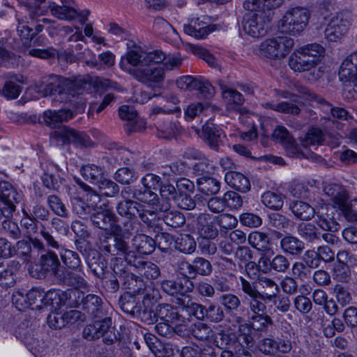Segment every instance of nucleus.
Instances as JSON below:
<instances>
[{"label": "nucleus", "mask_w": 357, "mask_h": 357, "mask_svg": "<svg viewBox=\"0 0 357 357\" xmlns=\"http://www.w3.org/2000/svg\"><path fill=\"white\" fill-rule=\"evenodd\" d=\"M317 224L320 228L325 231H336L339 229L340 225L333 217V212L327 205L321 206L316 210Z\"/></svg>", "instance_id": "nucleus-29"}, {"label": "nucleus", "mask_w": 357, "mask_h": 357, "mask_svg": "<svg viewBox=\"0 0 357 357\" xmlns=\"http://www.w3.org/2000/svg\"><path fill=\"white\" fill-rule=\"evenodd\" d=\"M248 315H241V320L238 323H229L233 326L238 327V341L243 342L246 346L252 344L253 338L252 336V326L250 323L245 322V319Z\"/></svg>", "instance_id": "nucleus-50"}, {"label": "nucleus", "mask_w": 357, "mask_h": 357, "mask_svg": "<svg viewBox=\"0 0 357 357\" xmlns=\"http://www.w3.org/2000/svg\"><path fill=\"white\" fill-rule=\"evenodd\" d=\"M197 229L203 239H214L218 235V230L211 221L209 214L202 213L197 218Z\"/></svg>", "instance_id": "nucleus-35"}, {"label": "nucleus", "mask_w": 357, "mask_h": 357, "mask_svg": "<svg viewBox=\"0 0 357 357\" xmlns=\"http://www.w3.org/2000/svg\"><path fill=\"white\" fill-rule=\"evenodd\" d=\"M292 213L301 220H309L314 218L316 209L303 201H294L289 204Z\"/></svg>", "instance_id": "nucleus-44"}, {"label": "nucleus", "mask_w": 357, "mask_h": 357, "mask_svg": "<svg viewBox=\"0 0 357 357\" xmlns=\"http://www.w3.org/2000/svg\"><path fill=\"white\" fill-rule=\"evenodd\" d=\"M157 136L159 138L170 139L181 131V126L178 121L167 120L159 122L157 125Z\"/></svg>", "instance_id": "nucleus-49"}, {"label": "nucleus", "mask_w": 357, "mask_h": 357, "mask_svg": "<svg viewBox=\"0 0 357 357\" xmlns=\"http://www.w3.org/2000/svg\"><path fill=\"white\" fill-rule=\"evenodd\" d=\"M284 200V195L277 190H268L261 196L262 204L266 207L275 211H279L282 208Z\"/></svg>", "instance_id": "nucleus-48"}, {"label": "nucleus", "mask_w": 357, "mask_h": 357, "mask_svg": "<svg viewBox=\"0 0 357 357\" xmlns=\"http://www.w3.org/2000/svg\"><path fill=\"white\" fill-rule=\"evenodd\" d=\"M42 251L38 261L40 273L38 278L54 275L57 278V273H61L63 270L57 255L52 250Z\"/></svg>", "instance_id": "nucleus-18"}, {"label": "nucleus", "mask_w": 357, "mask_h": 357, "mask_svg": "<svg viewBox=\"0 0 357 357\" xmlns=\"http://www.w3.org/2000/svg\"><path fill=\"white\" fill-rule=\"evenodd\" d=\"M226 183L234 189L241 192H246L250 189L248 178L237 172H227L225 175Z\"/></svg>", "instance_id": "nucleus-42"}, {"label": "nucleus", "mask_w": 357, "mask_h": 357, "mask_svg": "<svg viewBox=\"0 0 357 357\" xmlns=\"http://www.w3.org/2000/svg\"><path fill=\"white\" fill-rule=\"evenodd\" d=\"M178 99L174 96L162 98L158 103L153 105L150 109V116L155 118L159 114H169L181 112V109L177 106Z\"/></svg>", "instance_id": "nucleus-28"}, {"label": "nucleus", "mask_w": 357, "mask_h": 357, "mask_svg": "<svg viewBox=\"0 0 357 357\" xmlns=\"http://www.w3.org/2000/svg\"><path fill=\"white\" fill-rule=\"evenodd\" d=\"M13 256L17 255L24 262L30 261L32 258V248L29 241L25 240L17 241L15 245L13 246Z\"/></svg>", "instance_id": "nucleus-64"}, {"label": "nucleus", "mask_w": 357, "mask_h": 357, "mask_svg": "<svg viewBox=\"0 0 357 357\" xmlns=\"http://www.w3.org/2000/svg\"><path fill=\"white\" fill-rule=\"evenodd\" d=\"M280 4V0H245L243 7L249 11L262 9L270 13L271 10L278 8Z\"/></svg>", "instance_id": "nucleus-54"}, {"label": "nucleus", "mask_w": 357, "mask_h": 357, "mask_svg": "<svg viewBox=\"0 0 357 357\" xmlns=\"http://www.w3.org/2000/svg\"><path fill=\"white\" fill-rule=\"evenodd\" d=\"M295 90L296 91V94H291L289 92L285 91L282 94V97L284 98H290L291 100L294 102H297V98H305L307 100L316 99V100L322 104L323 105L327 107V108L331 111V116L334 119H337L340 120H347L349 118L348 112L340 107H332L327 101H326L324 98L321 97H317L314 94L312 93L307 88L302 85L296 84L295 86Z\"/></svg>", "instance_id": "nucleus-10"}, {"label": "nucleus", "mask_w": 357, "mask_h": 357, "mask_svg": "<svg viewBox=\"0 0 357 357\" xmlns=\"http://www.w3.org/2000/svg\"><path fill=\"white\" fill-rule=\"evenodd\" d=\"M40 234L43 241L42 242L35 238L33 241V245L35 248L39 250H56L59 251L61 250L63 248L62 245L57 238L53 235L52 231H50V229L43 224H41L40 226Z\"/></svg>", "instance_id": "nucleus-27"}, {"label": "nucleus", "mask_w": 357, "mask_h": 357, "mask_svg": "<svg viewBox=\"0 0 357 357\" xmlns=\"http://www.w3.org/2000/svg\"><path fill=\"white\" fill-rule=\"evenodd\" d=\"M75 113L69 109L47 110L43 113L45 123L50 127H56L59 123L73 118Z\"/></svg>", "instance_id": "nucleus-37"}, {"label": "nucleus", "mask_w": 357, "mask_h": 357, "mask_svg": "<svg viewBox=\"0 0 357 357\" xmlns=\"http://www.w3.org/2000/svg\"><path fill=\"white\" fill-rule=\"evenodd\" d=\"M206 17H192L190 19L189 24L183 26L184 32L197 39H204L210 33L215 31L216 26L210 24L208 22H206Z\"/></svg>", "instance_id": "nucleus-21"}, {"label": "nucleus", "mask_w": 357, "mask_h": 357, "mask_svg": "<svg viewBox=\"0 0 357 357\" xmlns=\"http://www.w3.org/2000/svg\"><path fill=\"white\" fill-rule=\"evenodd\" d=\"M197 183L199 191L206 195H215L220 189V182L212 177L202 176L199 178Z\"/></svg>", "instance_id": "nucleus-55"}, {"label": "nucleus", "mask_w": 357, "mask_h": 357, "mask_svg": "<svg viewBox=\"0 0 357 357\" xmlns=\"http://www.w3.org/2000/svg\"><path fill=\"white\" fill-rule=\"evenodd\" d=\"M138 315L147 324H153L159 320L172 321L179 319L178 309L166 303L158 305L155 311L141 310L140 314Z\"/></svg>", "instance_id": "nucleus-13"}, {"label": "nucleus", "mask_w": 357, "mask_h": 357, "mask_svg": "<svg viewBox=\"0 0 357 357\" xmlns=\"http://www.w3.org/2000/svg\"><path fill=\"white\" fill-rule=\"evenodd\" d=\"M310 17V11L303 7H294L288 9L279 20L278 30L291 36L301 34L306 28Z\"/></svg>", "instance_id": "nucleus-5"}, {"label": "nucleus", "mask_w": 357, "mask_h": 357, "mask_svg": "<svg viewBox=\"0 0 357 357\" xmlns=\"http://www.w3.org/2000/svg\"><path fill=\"white\" fill-rule=\"evenodd\" d=\"M58 168L54 164L50 163L46 165L44 174L42 176L43 185L50 190H56L59 188V175L57 174Z\"/></svg>", "instance_id": "nucleus-56"}, {"label": "nucleus", "mask_w": 357, "mask_h": 357, "mask_svg": "<svg viewBox=\"0 0 357 357\" xmlns=\"http://www.w3.org/2000/svg\"><path fill=\"white\" fill-rule=\"evenodd\" d=\"M165 58V54L161 50L146 52L141 47H135L127 54V60L130 64L133 66H140L133 70V77L148 87L159 86L163 82L164 68L153 64L160 63Z\"/></svg>", "instance_id": "nucleus-1"}, {"label": "nucleus", "mask_w": 357, "mask_h": 357, "mask_svg": "<svg viewBox=\"0 0 357 357\" xmlns=\"http://www.w3.org/2000/svg\"><path fill=\"white\" fill-rule=\"evenodd\" d=\"M298 234L308 242H314L321 237V232L312 223H301L298 226Z\"/></svg>", "instance_id": "nucleus-62"}, {"label": "nucleus", "mask_w": 357, "mask_h": 357, "mask_svg": "<svg viewBox=\"0 0 357 357\" xmlns=\"http://www.w3.org/2000/svg\"><path fill=\"white\" fill-rule=\"evenodd\" d=\"M18 36L20 37L24 45H28L33 41V45H41L45 38L39 36L36 40L34 38L33 29L27 26L23 21L18 20L17 27Z\"/></svg>", "instance_id": "nucleus-51"}, {"label": "nucleus", "mask_w": 357, "mask_h": 357, "mask_svg": "<svg viewBox=\"0 0 357 357\" xmlns=\"http://www.w3.org/2000/svg\"><path fill=\"white\" fill-rule=\"evenodd\" d=\"M126 280L128 281V284L126 285L127 282H126L124 285L130 292L124 294L119 298V306L123 312L132 316H136L140 314L141 306L137 302L136 298L131 295V292H135L134 286L137 280L134 275L129 273L126 275Z\"/></svg>", "instance_id": "nucleus-15"}, {"label": "nucleus", "mask_w": 357, "mask_h": 357, "mask_svg": "<svg viewBox=\"0 0 357 357\" xmlns=\"http://www.w3.org/2000/svg\"><path fill=\"white\" fill-rule=\"evenodd\" d=\"M174 246L181 252L190 254L195 250L196 243L190 234H181L175 239Z\"/></svg>", "instance_id": "nucleus-61"}, {"label": "nucleus", "mask_w": 357, "mask_h": 357, "mask_svg": "<svg viewBox=\"0 0 357 357\" xmlns=\"http://www.w3.org/2000/svg\"><path fill=\"white\" fill-rule=\"evenodd\" d=\"M219 301L224 307L229 323H238L241 315H248L249 310L243 307L240 298L235 294L227 293L220 296Z\"/></svg>", "instance_id": "nucleus-12"}, {"label": "nucleus", "mask_w": 357, "mask_h": 357, "mask_svg": "<svg viewBox=\"0 0 357 357\" xmlns=\"http://www.w3.org/2000/svg\"><path fill=\"white\" fill-rule=\"evenodd\" d=\"M79 269L75 270V271H70L63 269L61 273H57V280L62 283L72 287L73 289L88 291V283L84 280L83 275L84 273Z\"/></svg>", "instance_id": "nucleus-26"}, {"label": "nucleus", "mask_w": 357, "mask_h": 357, "mask_svg": "<svg viewBox=\"0 0 357 357\" xmlns=\"http://www.w3.org/2000/svg\"><path fill=\"white\" fill-rule=\"evenodd\" d=\"M74 188V187L69 188V194L70 195H72L70 191ZM71 197L73 212L82 219L91 218V216L96 211V205L94 204H88L80 197H73V196Z\"/></svg>", "instance_id": "nucleus-41"}, {"label": "nucleus", "mask_w": 357, "mask_h": 357, "mask_svg": "<svg viewBox=\"0 0 357 357\" xmlns=\"http://www.w3.org/2000/svg\"><path fill=\"white\" fill-rule=\"evenodd\" d=\"M22 197V194L10 183L0 182V202L6 206L13 207V213L16 210V204L21 201Z\"/></svg>", "instance_id": "nucleus-30"}, {"label": "nucleus", "mask_w": 357, "mask_h": 357, "mask_svg": "<svg viewBox=\"0 0 357 357\" xmlns=\"http://www.w3.org/2000/svg\"><path fill=\"white\" fill-rule=\"evenodd\" d=\"M353 20L352 13L349 10L338 12L332 17L325 31V38L329 42H337L349 31Z\"/></svg>", "instance_id": "nucleus-8"}, {"label": "nucleus", "mask_w": 357, "mask_h": 357, "mask_svg": "<svg viewBox=\"0 0 357 357\" xmlns=\"http://www.w3.org/2000/svg\"><path fill=\"white\" fill-rule=\"evenodd\" d=\"M310 60H314L315 66H317L321 59L325 54L324 47L317 43H311L299 48Z\"/></svg>", "instance_id": "nucleus-63"}, {"label": "nucleus", "mask_w": 357, "mask_h": 357, "mask_svg": "<svg viewBox=\"0 0 357 357\" xmlns=\"http://www.w3.org/2000/svg\"><path fill=\"white\" fill-rule=\"evenodd\" d=\"M116 244H114L115 263L113 267V272L116 274L119 272L123 271L126 273L125 268L127 264L135 266L139 274L149 280H153L157 278L160 274V271L159 267L150 261H144L141 259L139 256L135 254L133 251H128L127 243L126 239L130 238L129 228L122 229H117L116 233Z\"/></svg>", "instance_id": "nucleus-3"}, {"label": "nucleus", "mask_w": 357, "mask_h": 357, "mask_svg": "<svg viewBox=\"0 0 357 357\" xmlns=\"http://www.w3.org/2000/svg\"><path fill=\"white\" fill-rule=\"evenodd\" d=\"M340 79L357 86V51L353 52L342 61L339 70Z\"/></svg>", "instance_id": "nucleus-25"}, {"label": "nucleus", "mask_w": 357, "mask_h": 357, "mask_svg": "<svg viewBox=\"0 0 357 357\" xmlns=\"http://www.w3.org/2000/svg\"><path fill=\"white\" fill-rule=\"evenodd\" d=\"M146 206L139 204V213L137 215L148 227L153 228L155 232H159L161 229L158 225V219L161 217V211L158 208L161 207V203L155 201L154 203H146Z\"/></svg>", "instance_id": "nucleus-20"}, {"label": "nucleus", "mask_w": 357, "mask_h": 357, "mask_svg": "<svg viewBox=\"0 0 357 357\" xmlns=\"http://www.w3.org/2000/svg\"><path fill=\"white\" fill-rule=\"evenodd\" d=\"M143 187L127 186L122 190V195L126 197H133L141 202L154 203L158 201V195L151 190L160 188L162 185L160 176L153 174H146L141 180Z\"/></svg>", "instance_id": "nucleus-6"}, {"label": "nucleus", "mask_w": 357, "mask_h": 357, "mask_svg": "<svg viewBox=\"0 0 357 357\" xmlns=\"http://www.w3.org/2000/svg\"><path fill=\"white\" fill-rule=\"evenodd\" d=\"M112 325L110 318H106L101 321H96L92 324L86 325L83 330V337L89 340L92 341L104 337L103 341L107 344H112V340L105 337Z\"/></svg>", "instance_id": "nucleus-23"}, {"label": "nucleus", "mask_w": 357, "mask_h": 357, "mask_svg": "<svg viewBox=\"0 0 357 357\" xmlns=\"http://www.w3.org/2000/svg\"><path fill=\"white\" fill-rule=\"evenodd\" d=\"M51 137L58 144H73L79 148L91 147L93 145L90 137L84 132L77 131L68 127H63L59 130L54 131L51 135Z\"/></svg>", "instance_id": "nucleus-11"}, {"label": "nucleus", "mask_w": 357, "mask_h": 357, "mask_svg": "<svg viewBox=\"0 0 357 357\" xmlns=\"http://www.w3.org/2000/svg\"><path fill=\"white\" fill-rule=\"evenodd\" d=\"M221 134V130L213 123H207L203 126L202 137L212 149H218Z\"/></svg>", "instance_id": "nucleus-43"}, {"label": "nucleus", "mask_w": 357, "mask_h": 357, "mask_svg": "<svg viewBox=\"0 0 357 357\" xmlns=\"http://www.w3.org/2000/svg\"><path fill=\"white\" fill-rule=\"evenodd\" d=\"M178 307L185 310L188 314H192L199 319L206 318L207 307L205 306L194 302L190 297L184 296L183 298L178 300Z\"/></svg>", "instance_id": "nucleus-46"}, {"label": "nucleus", "mask_w": 357, "mask_h": 357, "mask_svg": "<svg viewBox=\"0 0 357 357\" xmlns=\"http://www.w3.org/2000/svg\"><path fill=\"white\" fill-rule=\"evenodd\" d=\"M347 252L345 251H341L337 254L338 261L335 265L333 273V279L343 283H347L351 280L350 268L349 266L343 261L347 259Z\"/></svg>", "instance_id": "nucleus-38"}, {"label": "nucleus", "mask_w": 357, "mask_h": 357, "mask_svg": "<svg viewBox=\"0 0 357 357\" xmlns=\"http://www.w3.org/2000/svg\"><path fill=\"white\" fill-rule=\"evenodd\" d=\"M324 195L331 202L333 207L351 222H357V198L350 199L343 185L326 183L323 188Z\"/></svg>", "instance_id": "nucleus-4"}, {"label": "nucleus", "mask_w": 357, "mask_h": 357, "mask_svg": "<svg viewBox=\"0 0 357 357\" xmlns=\"http://www.w3.org/2000/svg\"><path fill=\"white\" fill-rule=\"evenodd\" d=\"M162 291L168 295L174 296L173 302L178 306V300L184 296H189L187 294L193 289L192 283L187 279L176 278L164 280L160 282Z\"/></svg>", "instance_id": "nucleus-14"}, {"label": "nucleus", "mask_w": 357, "mask_h": 357, "mask_svg": "<svg viewBox=\"0 0 357 357\" xmlns=\"http://www.w3.org/2000/svg\"><path fill=\"white\" fill-rule=\"evenodd\" d=\"M132 246L135 250V254L137 252L140 255H150L155 248V242L154 239L145 234H138L135 236L132 241ZM128 248V251H130Z\"/></svg>", "instance_id": "nucleus-40"}, {"label": "nucleus", "mask_w": 357, "mask_h": 357, "mask_svg": "<svg viewBox=\"0 0 357 357\" xmlns=\"http://www.w3.org/2000/svg\"><path fill=\"white\" fill-rule=\"evenodd\" d=\"M294 41L287 36L268 38L260 44L259 51L261 56L274 59L285 57L292 50Z\"/></svg>", "instance_id": "nucleus-9"}, {"label": "nucleus", "mask_w": 357, "mask_h": 357, "mask_svg": "<svg viewBox=\"0 0 357 357\" xmlns=\"http://www.w3.org/2000/svg\"><path fill=\"white\" fill-rule=\"evenodd\" d=\"M179 319H175L174 321H165V320H159L158 322L155 324V331L160 335L171 337L174 334L178 333L180 331V328L182 326L181 323L184 321V317L178 314Z\"/></svg>", "instance_id": "nucleus-39"}, {"label": "nucleus", "mask_w": 357, "mask_h": 357, "mask_svg": "<svg viewBox=\"0 0 357 357\" xmlns=\"http://www.w3.org/2000/svg\"><path fill=\"white\" fill-rule=\"evenodd\" d=\"M261 106L265 109H270L278 112L297 115L300 113L301 109L298 105L289 103L287 101L267 102L261 103Z\"/></svg>", "instance_id": "nucleus-58"}, {"label": "nucleus", "mask_w": 357, "mask_h": 357, "mask_svg": "<svg viewBox=\"0 0 357 357\" xmlns=\"http://www.w3.org/2000/svg\"><path fill=\"white\" fill-rule=\"evenodd\" d=\"M110 86V80L98 77H77L74 79L54 76L50 82L41 86L44 96H59V100H68V95L75 96L86 91L102 93Z\"/></svg>", "instance_id": "nucleus-2"}, {"label": "nucleus", "mask_w": 357, "mask_h": 357, "mask_svg": "<svg viewBox=\"0 0 357 357\" xmlns=\"http://www.w3.org/2000/svg\"><path fill=\"white\" fill-rule=\"evenodd\" d=\"M271 255L262 256L259 260V265L262 264L266 270L274 271L278 273H285L290 266L289 259L284 255L278 254L272 259Z\"/></svg>", "instance_id": "nucleus-32"}, {"label": "nucleus", "mask_w": 357, "mask_h": 357, "mask_svg": "<svg viewBox=\"0 0 357 357\" xmlns=\"http://www.w3.org/2000/svg\"><path fill=\"white\" fill-rule=\"evenodd\" d=\"M23 217L20 220L22 232L25 237L28 238L32 242L34 241L33 238L38 234V227L36 220L32 218L31 215L25 210L22 211Z\"/></svg>", "instance_id": "nucleus-53"}, {"label": "nucleus", "mask_w": 357, "mask_h": 357, "mask_svg": "<svg viewBox=\"0 0 357 357\" xmlns=\"http://www.w3.org/2000/svg\"><path fill=\"white\" fill-rule=\"evenodd\" d=\"M248 241L250 245L261 251L264 253L263 256L274 255L270 238L266 234L257 231H252L249 234Z\"/></svg>", "instance_id": "nucleus-34"}, {"label": "nucleus", "mask_w": 357, "mask_h": 357, "mask_svg": "<svg viewBox=\"0 0 357 357\" xmlns=\"http://www.w3.org/2000/svg\"><path fill=\"white\" fill-rule=\"evenodd\" d=\"M289 66L295 72L313 70L312 73V77L309 78L310 80H317L321 76V71L319 70L315 73L317 66H315L314 60H310L299 48L296 50L290 56Z\"/></svg>", "instance_id": "nucleus-17"}, {"label": "nucleus", "mask_w": 357, "mask_h": 357, "mask_svg": "<svg viewBox=\"0 0 357 357\" xmlns=\"http://www.w3.org/2000/svg\"><path fill=\"white\" fill-rule=\"evenodd\" d=\"M161 211V218L165 223L172 228H177L185 223V218L181 212L170 208V205L167 202L161 203V207L158 208Z\"/></svg>", "instance_id": "nucleus-31"}, {"label": "nucleus", "mask_w": 357, "mask_h": 357, "mask_svg": "<svg viewBox=\"0 0 357 357\" xmlns=\"http://www.w3.org/2000/svg\"><path fill=\"white\" fill-rule=\"evenodd\" d=\"M81 307L91 317H98L102 314V299L94 294L84 296Z\"/></svg>", "instance_id": "nucleus-47"}, {"label": "nucleus", "mask_w": 357, "mask_h": 357, "mask_svg": "<svg viewBox=\"0 0 357 357\" xmlns=\"http://www.w3.org/2000/svg\"><path fill=\"white\" fill-rule=\"evenodd\" d=\"M121 196L124 199L118 203L116 206V211L121 216H126L128 220H130L132 217H135L137 215V213H139L138 208L139 204L131 200L132 197L126 198L122 194ZM116 220L113 217V237H114V241L116 242V233L117 229L119 230L121 229L123 231L125 229L129 228V232H130V229H132V227L130 220H128L125 224V228H122L119 224H114ZM130 235L131 233H130Z\"/></svg>", "instance_id": "nucleus-16"}, {"label": "nucleus", "mask_w": 357, "mask_h": 357, "mask_svg": "<svg viewBox=\"0 0 357 357\" xmlns=\"http://www.w3.org/2000/svg\"><path fill=\"white\" fill-rule=\"evenodd\" d=\"M189 331L191 335L199 341H207L213 337V331L206 324L197 321L192 324Z\"/></svg>", "instance_id": "nucleus-57"}, {"label": "nucleus", "mask_w": 357, "mask_h": 357, "mask_svg": "<svg viewBox=\"0 0 357 357\" xmlns=\"http://www.w3.org/2000/svg\"><path fill=\"white\" fill-rule=\"evenodd\" d=\"M59 252L63 263L68 268L72 270H80V268H82L79 256L75 251L62 248Z\"/></svg>", "instance_id": "nucleus-59"}, {"label": "nucleus", "mask_w": 357, "mask_h": 357, "mask_svg": "<svg viewBox=\"0 0 357 357\" xmlns=\"http://www.w3.org/2000/svg\"><path fill=\"white\" fill-rule=\"evenodd\" d=\"M91 220L94 225L105 231L112 230V212L109 210L95 211Z\"/></svg>", "instance_id": "nucleus-60"}, {"label": "nucleus", "mask_w": 357, "mask_h": 357, "mask_svg": "<svg viewBox=\"0 0 357 357\" xmlns=\"http://www.w3.org/2000/svg\"><path fill=\"white\" fill-rule=\"evenodd\" d=\"M215 347L209 344L185 347L181 353V357H216Z\"/></svg>", "instance_id": "nucleus-45"}, {"label": "nucleus", "mask_w": 357, "mask_h": 357, "mask_svg": "<svg viewBox=\"0 0 357 357\" xmlns=\"http://www.w3.org/2000/svg\"><path fill=\"white\" fill-rule=\"evenodd\" d=\"M20 267L21 264L16 260L8 261L0 270V285L4 288L14 286Z\"/></svg>", "instance_id": "nucleus-33"}, {"label": "nucleus", "mask_w": 357, "mask_h": 357, "mask_svg": "<svg viewBox=\"0 0 357 357\" xmlns=\"http://www.w3.org/2000/svg\"><path fill=\"white\" fill-rule=\"evenodd\" d=\"M222 91V96L227 104V109L229 111H234L243 116L248 113L245 107H242L245 99L243 95L238 91L228 87L225 84L220 85ZM239 116V119H241Z\"/></svg>", "instance_id": "nucleus-19"}, {"label": "nucleus", "mask_w": 357, "mask_h": 357, "mask_svg": "<svg viewBox=\"0 0 357 357\" xmlns=\"http://www.w3.org/2000/svg\"><path fill=\"white\" fill-rule=\"evenodd\" d=\"M50 10L53 16L62 20H72L76 18L78 13L76 9L68 5L59 6L52 2L49 5Z\"/></svg>", "instance_id": "nucleus-52"}, {"label": "nucleus", "mask_w": 357, "mask_h": 357, "mask_svg": "<svg viewBox=\"0 0 357 357\" xmlns=\"http://www.w3.org/2000/svg\"><path fill=\"white\" fill-rule=\"evenodd\" d=\"M14 301L17 305L20 303V310L26 307L40 310L45 305V293L38 288H33L26 293L25 296L22 294H18V298H14Z\"/></svg>", "instance_id": "nucleus-22"}, {"label": "nucleus", "mask_w": 357, "mask_h": 357, "mask_svg": "<svg viewBox=\"0 0 357 357\" xmlns=\"http://www.w3.org/2000/svg\"><path fill=\"white\" fill-rule=\"evenodd\" d=\"M280 248L286 255L298 256L303 251L305 243L298 238L288 234L281 238Z\"/></svg>", "instance_id": "nucleus-36"}, {"label": "nucleus", "mask_w": 357, "mask_h": 357, "mask_svg": "<svg viewBox=\"0 0 357 357\" xmlns=\"http://www.w3.org/2000/svg\"><path fill=\"white\" fill-rule=\"evenodd\" d=\"M80 174L86 181L97 185L100 190L109 188L111 185V181L105 177L103 169L95 165L82 166Z\"/></svg>", "instance_id": "nucleus-24"}, {"label": "nucleus", "mask_w": 357, "mask_h": 357, "mask_svg": "<svg viewBox=\"0 0 357 357\" xmlns=\"http://www.w3.org/2000/svg\"><path fill=\"white\" fill-rule=\"evenodd\" d=\"M270 21L269 13L262 9L252 10L243 17V30L253 38L261 37L266 34Z\"/></svg>", "instance_id": "nucleus-7"}]
</instances>
